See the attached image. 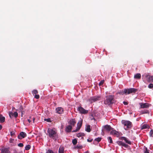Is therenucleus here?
I'll list each match as a JSON object with an SVG mask.
<instances>
[{
    "instance_id": "1",
    "label": "nucleus",
    "mask_w": 153,
    "mask_h": 153,
    "mask_svg": "<svg viewBox=\"0 0 153 153\" xmlns=\"http://www.w3.org/2000/svg\"><path fill=\"white\" fill-rule=\"evenodd\" d=\"M114 98V95H110L106 96L104 99V104L108 105L113 104L115 101Z\"/></svg>"
},
{
    "instance_id": "2",
    "label": "nucleus",
    "mask_w": 153,
    "mask_h": 153,
    "mask_svg": "<svg viewBox=\"0 0 153 153\" xmlns=\"http://www.w3.org/2000/svg\"><path fill=\"white\" fill-rule=\"evenodd\" d=\"M49 136L53 139L56 140L58 138L56 131L53 129L49 128L48 130Z\"/></svg>"
},
{
    "instance_id": "3",
    "label": "nucleus",
    "mask_w": 153,
    "mask_h": 153,
    "mask_svg": "<svg viewBox=\"0 0 153 153\" xmlns=\"http://www.w3.org/2000/svg\"><path fill=\"white\" fill-rule=\"evenodd\" d=\"M121 123L123 125L124 129L126 130H127L128 129L131 128L132 126V123L129 121L123 120Z\"/></svg>"
},
{
    "instance_id": "4",
    "label": "nucleus",
    "mask_w": 153,
    "mask_h": 153,
    "mask_svg": "<svg viewBox=\"0 0 153 153\" xmlns=\"http://www.w3.org/2000/svg\"><path fill=\"white\" fill-rule=\"evenodd\" d=\"M137 91V89L134 88L129 89H124L123 93L126 94L131 93H135Z\"/></svg>"
},
{
    "instance_id": "5",
    "label": "nucleus",
    "mask_w": 153,
    "mask_h": 153,
    "mask_svg": "<svg viewBox=\"0 0 153 153\" xmlns=\"http://www.w3.org/2000/svg\"><path fill=\"white\" fill-rule=\"evenodd\" d=\"M77 110L79 111L80 113L82 114H86L88 112V110H85L81 106L79 107L78 108Z\"/></svg>"
},
{
    "instance_id": "6",
    "label": "nucleus",
    "mask_w": 153,
    "mask_h": 153,
    "mask_svg": "<svg viewBox=\"0 0 153 153\" xmlns=\"http://www.w3.org/2000/svg\"><path fill=\"white\" fill-rule=\"evenodd\" d=\"M100 97L96 96L92 97L89 99V101L91 103L97 101L99 100Z\"/></svg>"
},
{
    "instance_id": "7",
    "label": "nucleus",
    "mask_w": 153,
    "mask_h": 153,
    "mask_svg": "<svg viewBox=\"0 0 153 153\" xmlns=\"http://www.w3.org/2000/svg\"><path fill=\"white\" fill-rule=\"evenodd\" d=\"M27 136L26 133L24 132H21L18 136V138L20 140H22Z\"/></svg>"
},
{
    "instance_id": "8",
    "label": "nucleus",
    "mask_w": 153,
    "mask_h": 153,
    "mask_svg": "<svg viewBox=\"0 0 153 153\" xmlns=\"http://www.w3.org/2000/svg\"><path fill=\"white\" fill-rule=\"evenodd\" d=\"M110 134H111L114 135L117 137H119L120 135V133L119 132L114 129L112 130L110 132Z\"/></svg>"
},
{
    "instance_id": "9",
    "label": "nucleus",
    "mask_w": 153,
    "mask_h": 153,
    "mask_svg": "<svg viewBox=\"0 0 153 153\" xmlns=\"http://www.w3.org/2000/svg\"><path fill=\"white\" fill-rule=\"evenodd\" d=\"M103 128L104 130L108 132H109L112 130L114 129L112 128L110 125H106L103 126Z\"/></svg>"
},
{
    "instance_id": "10",
    "label": "nucleus",
    "mask_w": 153,
    "mask_h": 153,
    "mask_svg": "<svg viewBox=\"0 0 153 153\" xmlns=\"http://www.w3.org/2000/svg\"><path fill=\"white\" fill-rule=\"evenodd\" d=\"M82 121H81V122L79 123V122L77 123V128L74 130L73 131V132H76L78 130H79L80 129V128L82 126Z\"/></svg>"
},
{
    "instance_id": "11",
    "label": "nucleus",
    "mask_w": 153,
    "mask_h": 153,
    "mask_svg": "<svg viewBox=\"0 0 153 153\" xmlns=\"http://www.w3.org/2000/svg\"><path fill=\"white\" fill-rule=\"evenodd\" d=\"M9 116L10 118H12V116H14L15 118H17L18 116V114L17 112H15L14 113L12 112L9 113Z\"/></svg>"
},
{
    "instance_id": "12",
    "label": "nucleus",
    "mask_w": 153,
    "mask_h": 153,
    "mask_svg": "<svg viewBox=\"0 0 153 153\" xmlns=\"http://www.w3.org/2000/svg\"><path fill=\"white\" fill-rule=\"evenodd\" d=\"M140 105L142 108H148L149 107V104L147 103H141Z\"/></svg>"
},
{
    "instance_id": "13",
    "label": "nucleus",
    "mask_w": 153,
    "mask_h": 153,
    "mask_svg": "<svg viewBox=\"0 0 153 153\" xmlns=\"http://www.w3.org/2000/svg\"><path fill=\"white\" fill-rule=\"evenodd\" d=\"M56 112L59 114H62L63 112V109L62 107H58L56 109Z\"/></svg>"
},
{
    "instance_id": "14",
    "label": "nucleus",
    "mask_w": 153,
    "mask_h": 153,
    "mask_svg": "<svg viewBox=\"0 0 153 153\" xmlns=\"http://www.w3.org/2000/svg\"><path fill=\"white\" fill-rule=\"evenodd\" d=\"M69 125L72 126V127L74 126L76 123V122L74 119H71L68 122Z\"/></svg>"
},
{
    "instance_id": "15",
    "label": "nucleus",
    "mask_w": 153,
    "mask_h": 153,
    "mask_svg": "<svg viewBox=\"0 0 153 153\" xmlns=\"http://www.w3.org/2000/svg\"><path fill=\"white\" fill-rule=\"evenodd\" d=\"M1 153H10V152L8 149L2 148L0 149Z\"/></svg>"
},
{
    "instance_id": "16",
    "label": "nucleus",
    "mask_w": 153,
    "mask_h": 153,
    "mask_svg": "<svg viewBox=\"0 0 153 153\" xmlns=\"http://www.w3.org/2000/svg\"><path fill=\"white\" fill-rule=\"evenodd\" d=\"M146 77L148 78L147 81L149 82H153V76H150L148 75H146Z\"/></svg>"
},
{
    "instance_id": "17",
    "label": "nucleus",
    "mask_w": 153,
    "mask_h": 153,
    "mask_svg": "<svg viewBox=\"0 0 153 153\" xmlns=\"http://www.w3.org/2000/svg\"><path fill=\"white\" fill-rule=\"evenodd\" d=\"M72 126L69 125L67 126L65 128V131L67 132H70L72 128Z\"/></svg>"
},
{
    "instance_id": "18",
    "label": "nucleus",
    "mask_w": 153,
    "mask_h": 153,
    "mask_svg": "<svg viewBox=\"0 0 153 153\" xmlns=\"http://www.w3.org/2000/svg\"><path fill=\"white\" fill-rule=\"evenodd\" d=\"M121 140H124L126 142V143L129 144H131V142L129 140H128V139L126 137H121Z\"/></svg>"
},
{
    "instance_id": "19",
    "label": "nucleus",
    "mask_w": 153,
    "mask_h": 153,
    "mask_svg": "<svg viewBox=\"0 0 153 153\" xmlns=\"http://www.w3.org/2000/svg\"><path fill=\"white\" fill-rule=\"evenodd\" d=\"M149 126L147 124H144L141 126L140 128L141 130L146 129L149 128Z\"/></svg>"
},
{
    "instance_id": "20",
    "label": "nucleus",
    "mask_w": 153,
    "mask_h": 153,
    "mask_svg": "<svg viewBox=\"0 0 153 153\" xmlns=\"http://www.w3.org/2000/svg\"><path fill=\"white\" fill-rule=\"evenodd\" d=\"M141 75L140 74L137 73L134 75V79H140L141 78Z\"/></svg>"
},
{
    "instance_id": "21",
    "label": "nucleus",
    "mask_w": 153,
    "mask_h": 153,
    "mask_svg": "<svg viewBox=\"0 0 153 153\" xmlns=\"http://www.w3.org/2000/svg\"><path fill=\"white\" fill-rule=\"evenodd\" d=\"M5 120V118L4 117L2 116L1 114H0V123H3Z\"/></svg>"
},
{
    "instance_id": "22",
    "label": "nucleus",
    "mask_w": 153,
    "mask_h": 153,
    "mask_svg": "<svg viewBox=\"0 0 153 153\" xmlns=\"http://www.w3.org/2000/svg\"><path fill=\"white\" fill-rule=\"evenodd\" d=\"M59 153H64V149L63 146H61L59 147Z\"/></svg>"
},
{
    "instance_id": "23",
    "label": "nucleus",
    "mask_w": 153,
    "mask_h": 153,
    "mask_svg": "<svg viewBox=\"0 0 153 153\" xmlns=\"http://www.w3.org/2000/svg\"><path fill=\"white\" fill-rule=\"evenodd\" d=\"M16 111H19V112L24 111V108L22 105H20L18 109H16Z\"/></svg>"
},
{
    "instance_id": "24",
    "label": "nucleus",
    "mask_w": 153,
    "mask_h": 153,
    "mask_svg": "<svg viewBox=\"0 0 153 153\" xmlns=\"http://www.w3.org/2000/svg\"><path fill=\"white\" fill-rule=\"evenodd\" d=\"M85 131L88 132H90L91 130L90 129V125H88L87 127L85 129Z\"/></svg>"
},
{
    "instance_id": "25",
    "label": "nucleus",
    "mask_w": 153,
    "mask_h": 153,
    "mask_svg": "<svg viewBox=\"0 0 153 153\" xmlns=\"http://www.w3.org/2000/svg\"><path fill=\"white\" fill-rule=\"evenodd\" d=\"M84 136L85 134L83 133H79L77 134V136L78 137Z\"/></svg>"
},
{
    "instance_id": "26",
    "label": "nucleus",
    "mask_w": 153,
    "mask_h": 153,
    "mask_svg": "<svg viewBox=\"0 0 153 153\" xmlns=\"http://www.w3.org/2000/svg\"><path fill=\"white\" fill-rule=\"evenodd\" d=\"M72 142L73 145H75L77 143V140L76 139H74L72 140Z\"/></svg>"
},
{
    "instance_id": "27",
    "label": "nucleus",
    "mask_w": 153,
    "mask_h": 153,
    "mask_svg": "<svg viewBox=\"0 0 153 153\" xmlns=\"http://www.w3.org/2000/svg\"><path fill=\"white\" fill-rule=\"evenodd\" d=\"M149 113V112L147 110H144L141 111V113L142 114H147Z\"/></svg>"
},
{
    "instance_id": "28",
    "label": "nucleus",
    "mask_w": 153,
    "mask_h": 153,
    "mask_svg": "<svg viewBox=\"0 0 153 153\" xmlns=\"http://www.w3.org/2000/svg\"><path fill=\"white\" fill-rule=\"evenodd\" d=\"M31 148V146L29 145H27L25 147V149L26 150H29Z\"/></svg>"
},
{
    "instance_id": "29",
    "label": "nucleus",
    "mask_w": 153,
    "mask_h": 153,
    "mask_svg": "<svg viewBox=\"0 0 153 153\" xmlns=\"http://www.w3.org/2000/svg\"><path fill=\"white\" fill-rule=\"evenodd\" d=\"M108 140L109 141V142L111 143H113V141L112 140V139L111 137H109L108 138Z\"/></svg>"
},
{
    "instance_id": "30",
    "label": "nucleus",
    "mask_w": 153,
    "mask_h": 153,
    "mask_svg": "<svg viewBox=\"0 0 153 153\" xmlns=\"http://www.w3.org/2000/svg\"><path fill=\"white\" fill-rule=\"evenodd\" d=\"M32 93L33 94H36L38 93V91L37 90L35 89L32 91Z\"/></svg>"
},
{
    "instance_id": "31",
    "label": "nucleus",
    "mask_w": 153,
    "mask_h": 153,
    "mask_svg": "<svg viewBox=\"0 0 153 153\" xmlns=\"http://www.w3.org/2000/svg\"><path fill=\"white\" fill-rule=\"evenodd\" d=\"M150 136L152 137H153V130H151L149 133Z\"/></svg>"
},
{
    "instance_id": "32",
    "label": "nucleus",
    "mask_w": 153,
    "mask_h": 153,
    "mask_svg": "<svg viewBox=\"0 0 153 153\" xmlns=\"http://www.w3.org/2000/svg\"><path fill=\"white\" fill-rule=\"evenodd\" d=\"M101 140V137H98L97 138H96L95 139V140L98 142H100Z\"/></svg>"
},
{
    "instance_id": "33",
    "label": "nucleus",
    "mask_w": 153,
    "mask_h": 153,
    "mask_svg": "<svg viewBox=\"0 0 153 153\" xmlns=\"http://www.w3.org/2000/svg\"><path fill=\"white\" fill-rule=\"evenodd\" d=\"M148 87L149 88L152 89L153 88V84L152 83H150L148 86Z\"/></svg>"
},
{
    "instance_id": "34",
    "label": "nucleus",
    "mask_w": 153,
    "mask_h": 153,
    "mask_svg": "<svg viewBox=\"0 0 153 153\" xmlns=\"http://www.w3.org/2000/svg\"><path fill=\"white\" fill-rule=\"evenodd\" d=\"M39 94H35L34 96V98L36 99H39Z\"/></svg>"
},
{
    "instance_id": "35",
    "label": "nucleus",
    "mask_w": 153,
    "mask_h": 153,
    "mask_svg": "<svg viewBox=\"0 0 153 153\" xmlns=\"http://www.w3.org/2000/svg\"><path fill=\"white\" fill-rule=\"evenodd\" d=\"M123 143V142L121 141H118L117 142V144L120 146H121L122 145V143Z\"/></svg>"
},
{
    "instance_id": "36",
    "label": "nucleus",
    "mask_w": 153,
    "mask_h": 153,
    "mask_svg": "<svg viewBox=\"0 0 153 153\" xmlns=\"http://www.w3.org/2000/svg\"><path fill=\"white\" fill-rule=\"evenodd\" d=\"M18 146L19 147H22L24 145L22 143H20L18 144Z\"/></svg>"
},
{
    "instance_id": "37",
    "label": "nucleus",
    "mask_w": 153,
    "mask_h": 153,
    "mask_svg": "<svg viewBox=\"0 0 153 153\" xmlns=\"http://www.w3.org/2000/svg\"><path fill=\"white\" fill-rule=\"evenodd\" d=\"M104 80H101L99 84V85L100 86L102 85L104 83Z\"/></svg>"
},
{
    "instance_id": "38",
    "label": "nucleus",
    "mask_w": 153,
    "mask_h": 153,
    "mask_svg": "<svg viewBox=\"0 0 153 153\" xmlns=\"http://www.w3.org/2000/svg\"><path fill=\"white\" fill-rule=\"evenodd\" d=\"M144 153H149V151L146 148L144 149Z\"/></svg>"
},
{
    "instance_id": "39",
    "label": "nucleus",
    "mask_w": 153,
    "mask_h": 153,
    "mask_svg": "<svg viewBox=\"0 0 153 153\" xmlns=\"http://www.w3.org/2000/svg\"><path fill=\"white\" fill-rule=\"evenodd\" d=\"M45 120L46 121L48 122H51V119L50 118L45 119Z\"/></svg>"
},
{
    "instance_id": "40",
    "label": "nucleus",
    "mask_w": 153,
    "mask_h": 153,
    "mask_svg": "<svg viewBox=\"0 0 153 153\" xmlns=\"http://www.w3.org/2000/svg\"><path fill=\"white\" fill-rule=\"evenodd\" d=\"M10 135L12 136H14L15 135L14 132H10Z\"/></svg>"
},
{
    "instance_id": "41",
    "label": "nucleus",
    "mask_w": 153,
    "mask_h": 153,
    "mask_svg": "<svg viewBox=\"0 0 153 153\" xmlns=\"http://www.w3.org/2000/svg\"><path fill=\"white\" fill-rule=\"evenodd\" d=\"M21 112V116L22 117L23 116V115L24 114L25 112V111H22V112Z\"/></svg>"
},
{
    "instance_id": "42",
    "label": "nucleus",
    "mask_w": 153,
    "mask_h": 153,
    "mask_svg": "<svg viewBox=\"0 0 153 153\" xmlns=\"http://www.w3.org/2000/svg\"><path fill=\"white\" fill-rule=\"evenodd\" d=\"M123 103L125 105H127L128 104V102L125 101L123 102Z\"/></svg>"
},
{
    "instance_id": "43",
    "label": "nucleus",
    "mask_w": 153,
    "mask_h": 153,
    "mask_svg": "<svg viewBox=\"0 0 153 153\" xmlns=\"http://www.w3.org/2000/svg\"><path fill=\"white\" fill-rule=\"evenodd\" d=\"M124 147H125V148H127L128 147V145L125 143L124 145Z\"/></svg>"
},
{
    "instance_id": "44",
    "label": "nucleus",
    "mask_w": 153,
    "mask_h": 153,
    "mask_svg": "<svg viewBox=\"0 0 153 153\" xmlns=\"http://www.w3.org/2000/svg\"><path fill=\"white\" fill-rule=\"evenodd\" d=\"M93 140V139L89 140V139H87V141L89 142H91Z\"/></svg>"
},
{
    "instance_id": "45",
    "label": "nucleus",
    "mask_w": 153,
    "mask_h": 153,
    "mask_svg": "<svg viewBox=\"0 0 153 153\" xmlns=\"http://www.w3.org/2000/svg\"><path fill=\"white\" fill-rule=\"evenodd\" d=\"M125 143H123H123H122V145H121V146H124V145H125Z\"/></svg>"
},
{
    "instance_id": "46",
    "label": "nucleus",
    "mask_w": 153,
    "mask_h": 153,
    "mask_svg": "<svg viewBox=\"0 0 153 153\" xmlns=\"http://www.w3.org/2000/svg\"><path fill=\"white\" fill-rule=\"evenodd\" d=\"M27 121L29 123H30L31 122V120H30V119H28Z\"/></svg>"
},
{
    "instance_id": "47",
    "label": "nucleus",
    "mask_w": 153,
    "mask_h": 153,
    "mask_svg": "<svg viewBox=\"0 0 153 153\" xmlns=\"http://www.w3.org/2000/svg\"><path fill=\"white\" fill-rule=\"evenodd\" d=\"M35 120V118L34 117L33 119V123L34 122Z\"/></svg>"
},
{
    "instance_id": "48",
    "label": "nucleus",
    "mask_w": 153,
    "mask_h": 153,
    "mask_svg": "<svg viewBox=\"0 0 153 153\" xmlns=\"http://www.w3.org/2000/svg\"><path fill=\"white\" fill-rule=\"evenodd\" d=\"M2 128V126L1 125H0V130H1Z\"/></svg>"
},
{
    "instance_id": "49",
    "label": "nucleus",
    "mask_w": 153,
    "mask_h": 153,
    "mask_svg": "<svg viewBox=\"0 0 153 153\" xmlns=\"http://www.w3.org/2000/svg\"><path fill=\"white\" fill-rule=\"evenodd\" d=\"M15 109V108L14 107H12V110Z\"/></svg>"
},
{
    "instance_id": "50",
    "label": "nucleus",
    "mask_w": 153,
    "mask_h": 153,
    "mask_svg": "<svg viewBox=\"0 0 153 153\" xmlns=\"http://www.w3.org/2000/svg\"><path fill=\"white\" fill-rule=\"evenodd\" d=\"M84 153H89V152L88 151H87L86 152H85Z\"/></svg>"
}]
</instances>
